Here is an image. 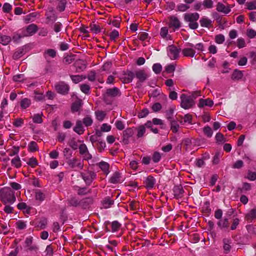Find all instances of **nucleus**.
Here are the masks:
<instances>
[{"mask_svg":"<svg viewBox=\"0 0 256 256\" xmlns=\"http://www.w3.org/2000/svg\"><path fill=\"white\" fill-rule=\"evenodd\" d=\"M198 18L199 14L196 12L186 14L184 17V20L188 22L189 27L192 30L196 29L198 28V24L197 20Z\"/></svg>","mask_w":256,"mask_h":256,"instance_id":"obj_2","label":"nucleus"},{"mask_svg":"<svg viewBox=\"0 0 256 256\" xmlns=\"http://www.w3.org/2000/svg\"><path fill=\"white\" fill-rule=\"evenodd\" d=\"M98 166L106 174H108L109 173V164L108 163L104 162H101L99 163Z\"/></svg>","mask_w":256,"mask_h":256,"instance_id":"obj_25","label":"nucleus"},{"mask_svg":"<svg viewBox=\"0 0 256 256\" xmlns=\"http://www.w3.org/2000/svg\"><path fill=\"white\" fill-rule=\"evenodd\" d=\"M114 204V200H110L109 198H106L102 202V206L104 208H109Z\"/></svg>","mask_w":256,"mask_h":256,"instance_id":"obj_38","label":"nucleus"},{"mask_svg":"<svg viewBox=\"0 0 256 256\" xmlns=\"http://www.w3.org/2000/svg\"><path fill=\"white\" fill-rule=\"evenodd\" d=\"M180 98L181 100L180 106L182 108L185 110L192 108L194 104L193 98L186 94H182Z\"/></svg>","mask_w":256,"mask_h":256,"instance_id":"obj_3","label":"nucleus"},{"mask_svg":"<svg viewBox=\"0 0 256 256\" xmlns=\"http://www.w3.org/2000/svg\"><path fill=\"white\" fill-rule=\"evenodd\" d=\"M180 26V23L177 18L174 16H170V18L169 26L173 28L174 30L178 28Z\"/></svg>","mask_w":256,"mask_h":256,"instance_id":"obj_13","label":"nucleus"},{"mask_svg":"<svg viewBox=\"0 0 256 256\" xmlns=\"http://www.w3.org/2000/svg\"><path fill=\"white\" fill-rule=\"evenodd\" d=\"M23 124L24 120L20 118L16 119L13 122V124L16 127H20Z\"/></svg>","mask_w":256,"mask_h":256,"instance_id":"obj_63","label":"nucleus"},{"mask_svg":"<svg viewBox=\"0 0 256 256\" xmlns=\"http://www.w3.org/2000/svg\"><path fill=\"white\" fill-rule=\"evenodd\" d=\"M233 6V5H228L226 6L221 2H218L216 5V10L219 12L224 13V14H228L230 12L231 8H232Z\"/></svg>","mask_w":256,"mask_h":256,"instance_id":"obj_10","label":"nucleus"},{"mask_svg":"<svg viewBox=\"0 0 256 256\" xmlns=\"http://www.w3.org/2000/svg\"><path fill=\"white\" fill-rule=\"evenodd\" d=\"M136 129L137 130L136 136L138 138L142 137L146 133V127L143 125L138 126Z\"/></svg>","mask_w":256,"mask_h":256,"instance_id":"obj_22","label":"nucleus"},{"mask_svg":"<svg viewBox=\"0 0 256 256\" xmlns=\"http://www.w3.org/2000/svg\"><path fill=\"white\" fill-rule=\"evenodd\" d=\"M80 175L86 184H90L96 177L94 172L86 170L80 173Z\"/></svg>","mask_w":256,"mask_h":256,"instance_id":"obj_7","label":"nucleus"},{"mask_svg":"<svg viewBox=\"0 0 256 256\" xmlns=\"http://www.w3.org/2000/svg\"><path fill=\"white\" fill-rule=\"evenodd\" d=\"M162 108V105L159 102H156L152 106V109L154 112H158Z\"/></svg>","mask_w":256,"mask_h":256,"instance_id":"obj_62","label":"nucleus"},{"mask_svg":"<svg viewBox=\"0 0 256 256\" xmlns=\"http://www.w3.org/2000/svg\"><path fill=\"white\" fill-rule=\"evenodd\" d=\"M182 118L183 120H182L180 122L182 124H184L186 123H188V124H192V116L191 115L186 114Z\"/></svg>","mask_w":256,"mask_h":256,"instance_id":"obj_40","label":"nucleus"},{"mask_svg":"<svg viewBox=\"0 0 256 256\" xmlns=\"http://www.w3.org/2000/svg\"><path fill=\"white\" fill-rule=\"evenodd\" d=\"M74 130L79 135H81L84 132V128L81 120L76 121V126L74 128Z\"/></svg>","mask_w":256,"mask_h":256,"instance_id":"obj_14","label":"nucleus"},{"mask_svg":"<svg viewBox=\"0 0 256 256\" xmlns=\"http://www.w3.org/2000/svg\"><path fill=\"white\" fill-rule=\"evenodd\" d=\"M135 76V74L132 72L128 71L124 74L123 78L124 82V83H130L132 82L134 77Z\"/></svg>","mask_w":256,"mask_h":256,"instance_id":"obj_17","label":"nucleus"},{"mask_svg":"<svg viewBox=\"0 0 256 256\" xmlns=\"http://www.w3.org/2000/svg\"><path fill=\"white\" fill-rule=\"evenodd\" d=\"M214 104V102L210 98L206 99H200L198 104L199 108H202L204 106L212 107Z\"/></svg>","mask_w":256,"mask_h":256,"instance_id":"obj_16","label":"nucleus"},{"mask_svg":"<svg viewBox=\"0 0 256 256\" xmlns=\"http://www.w3.org/2000/svg\"><path fill=\"white\" fill-rule=\"evenodd\" d=\"M12 38L10 36L4 35L0 36V43L2 44L3 45L6 46L10 42Z\"/></svg>","mask_w":256,"mask_h":256,"instance_id":"obj_27","label":"nucleus"},{"mask_svg":"<svg viewBox=\"0 0 256 256\" xmlns=\"http://www.w3.org/2000/svg\"><path fill=\"white\" fill-rule=\"evenodd\" d=\"M225 40V37L222 34H218L215 36L214 41L218 44H222Z\"/></svg>","mask_w":256,"mask_h":256,"instance_id":"obj_37","label":"nucleus"},{"mask_svg":"<svg viewBox=\"0 0 256 256\" xmlns=\"http://www.w3.org/2000/svg\"><path fill=\"white\" fill-rule=\"evenodd\" d=\"M242 76L243 74L242 71L236 70L232 74V80H240L242 78Z\"/></svg>","mask_w":256,"mask_h":256,"instance_id":"obj_32","label":"nucleus"},{"mask_svg":"<svg viewBox=\"0 0 256 256\" xmlns=\"http://www.w3.org/2000/svg\"><path fill=\"white\" fill-rule=\"evenodd\" d=\"M82 105V101L80 100H78L76 102L72 103L71 107L72 111L73 112H78Z\"/></svg>","mask_w":256,"mask_h":256,"instance_id":"obj_20","label":"nucleus"},{"mask_svg":"<svg viewBox=\"0 0 256 256\" xmlns=\"http://www.w3.org/2000/svg\"><path fill=\"white\" fill-rule=\"evenodd\" d=\"M81 91L86 94H90V86L88 84H82L80 86Z\"/></svg>","mask_w":256,"mask_h":256,"instance_id":"obj_45","label":"nucleus"},{"mask_svg":"<svg viewBox=\"0 0 256 256\" xmlns=\"http://www.w3.org/2000/svg\"><path fill=\"white\" fill-rule=\"evenodd\" d=\"M200 24L202 27L210 28L212 26V21L210 19L203 17L200 20Z\"/></svg>","mask_w":256,"mask_h":256,"instance_id":"obj_18","label":"nucleus"},{"mask_svg":"<svg viewBox=\"0 0 256 256\" xmlns=\"http://www.w3.org/2000/svg\"><path fill=\"white\" fill-rule=\"evenodd\" d=\"M54 88L58 93L63 95L68 94L70 90L69 86L64 82L62 81L56 84Z\"/></svg>","mask_w":256,"mask_h":256,"instance_id":"obj_5","label":"nucleus"},{"mask_svg":"<svg viewBox=\"0 0 256 256\" xmlns=\"http://www.w3.org/2000/svg\"><path fill=\"white\" fill-rule=\"evenodd\" d=\"M120 174L118 172H116L110 178V182L112 184H116L120 182Z\"/></svg>","mask_w":256,"mask_h":256,"instance_id":"obj_21","label":"nucleus"},{"mask_svg":"<svg viewBox=\"0 0 256 256\" xmlns=\"http://www.w3.org/2000/svg\"><path fill=\"white\" fill-rule=\"evenodd\" d=\"M203 132L208 138H211L213 134L212 129L208 126H204L203 128Z\"/></svg>","mask_w":256,"mask_h":256,"instance_id":"obj_36","label":"nucleus"},{"mask_svg":"<svg viewBox=\"0 0 256 256\" xmlns=\"http://www.w3.org/2000/svg\"><path fill=\"white\" fill-rule=\"evenodd\" d=\"M90 30L94 34H98L100 32V29L98 25L96 24H92L90 26Z\"/></svg>","mask_w":256,"mask_h":256,"instance_id":"obj_50","label":"nucleus"},{"mask_svg":"<svg viewBox=\"0 0 256 256\" xmlns=\"http://www.w3.org/2000/svg\"><path fill=\"white\" fill-rule=\"evenodd\" d=\"M134 74L135 76L140 82H143L149 77L148 74L144 70H138Z\"/></svg>","mask_w":256,"mask_h":256,"instance_id":"obj_8","label":"nucleus"},{"mask_svg":"<svg viewBox=\"0 0 256 256\" xmlns=\"http://www.w3.org/2000/svg\"><path fill=\"white\" fill-rule=\"evenodd\" d=\"M44 56L46 58H47L48 57L54 58L56 56V52L54 49H48L45 50Z\"/></svg>","mask_w":256,"mask_h":256,"instance_id":"obj_23","label":"nucleus"},{"mask_svg":"<svg viewBox=\"0 0 256 256\" xmlns=\"http://www.w3.org/2000/svg\"><path fill=\"white\" fill-rule=\"evenodd\" d=\"M202 5L204 8H210L213 6V2L211 0H204L202 2Z\"/></svg>","mask_w":256,"mask_h":256,"instance_id":"obj_54","label":"nucleus"},{"mask_svg":"<svg viewBox=\"0 0 256 256\" xmlns=\"http://www.w3.org/2000/svg\"><path fill=\"white\" fill-rule=\"evenodd\" d=\"M161 158V155L158 152H154L153 154L152 160L154 162H158Z\"/></svg>","mask_w":256,"mask_h":256,"instance_id":"obj_57","label":"nucleus"},{"mask_svg":"<svg viewBox=\"0 0 256 256\" xmlns=\"http://www.w3.org/2000/svg\"><path fill=\"white\" fill-rule=\"evenodd\" d=\"M24 78L25 76L24 74H16L13 76V80L18 82H21L23 81Z\"/></svg>","mask_w":256,"mask_h":256,"instance_id":"obj_55","label":"nucleus"},{"mask_svg":"<svg viewBox=\"0 0 256 256\" xmlns=\"http://www.w3.org/2000/svg\"><path fill=\"white\" fill-rule=\"evenodd\" d=\"M37 30V27L35 24H30L26 28V32L28 34L32 35L35 33Z\"/></svg>","mask_w":256,"mask_h":256,"instance_id":"obj_42","label":"nucleus"},{"mask_svg":"<svg viewBox=\"0 0 256 256\" xmlns=\"http://www.w3.org/2000/svg\"><path fill=\"white\" fill-rule=\"evenodd\" d=\"M112 127L108 124H103L100 126L102 131L104 132H108L111 130Z\"/></svg>","mask_w":256,"mask_h":256,"instance_id":"obj_58","label":"nucleus"},{"mask_svg":"<svg viewBox=\"0 0 256 256\" xmlns=\"http://www.w3.org/2000/svg\"><path fill=\"white\" fill-rule=\"evenodd\" d=\"M194 44L191 43H186V47L182 50V53L184 56L192 58L194 56L196 51L194 48Z\"/></svg>","mask_w":256,"mask_h":256,"instance_id":"obj_6","label":"nucleus"},{"mask_svg":"<svg viewBox=\"0 0 256 256\" xmlns=\"http://www.w3.org/2000/svg\"><path fill=\"white\" fill-rule=\"evenodd\" d=\"M45 194L42 192L40 190H38L36 192V200L42 202L45 199Z\"/></svg>","mask_w":256,"mask_h":256,"instance_id":"obj_39","label":"nucleus"},{"mask_svg":"<svg viewBox=\"0 0 256 256\" xmlns=\"http://www.w3.org/2000/svg\"><path fill=\"white\" fill-rule=\"evenodd\" d=\"M247 8L249 10H254L256 9V1L249 2L246 3Z\"/></svg>","mask_w":256,"mask_h":256,"instance_id":"obj_64","label":"nucleus"},{"mask_svg":"<svg viewBox=\"0 0 256 256\" xmlns=\"http://www.w3.org/2000/svg\"><path fill=\"white\" fill-rule=\"evenodd\" d=\"M80 154L82 155L85 154L88 150L86 146L84 144H81L78 146Z\"/></svg>","mask_w":256,"mask_h":256,"instance_id":"obj_56","label":"nucleus"},{"mask_svg":"<svg viewBox=\"0 0 256 256\" xmlns=\"http://www.w3.org/2000/svg\"><path fill=\"white\" fill-rule=\"evenodd\" d=\"M30 100L29 99L25 98L22 100L20 106L22 108L26 109L30 106Z\"/></svg>","mask_w":256,"mask_h":256,"instance_id":"obj_44","label":"nucleus"},{"mask_svg":"<svg viewBox=\"0 0 256 256\" xmlns=\"http://www.w3.org/2000/svg\"><path fill=\"white\" fill-rule=\"evenodd\" d=\"M120 226V224L118 221H114L112 223V232H113L118 231Z\"/></svg>","mask_w":256,"mask_h":256,"instance_id":"obj_48","label":"nucleus"},{"mask_svg":"<svg viewBox=\"0 0 256 256\" xmlns=\"http://www.w3.org/2000/svg\"><path fill=\"white\" fill-rule=\"evenodd\" d=\"M237 46L239 48H242L246 46V42L244 38H238L237 40Z\"/></svg>","mask_w":256,"mask_h":256,"instance_id":"obj_60","label":"nucleus"},{"mask_svg":"<svg viewBox=\"0 0 256 256\" xmlns=\"http://www.w3.org/2000/svg\"><path fill=\"white\" fill-rule=\"evenodd\" d=\"M134 134V130L132 128L126 129L123 132V142L127 144L128 142V138L132 137Z\"/></svg>","mask_w":256,"mask_h":256,"instance_id":"obj_12","label":"nucleus"},{"mask_svg":"<svg viewBox=\"0 0 256 256\" xmlns=\"http://www.w3.org/2000/svg\"><path fill=\"white\" fill-rule=\"evenodd\" d=\"M106 94L107 95L112 97H115L120 95V90L116 88L108 89L106 90Z\"/></svg>","mask_w":256,"mask_h":256,"instance_id":"obj_19","label":"nucleus"},{"mask_svg":"<svg viewBox=\"0 0 256 256\" xmlns=\"http://www.w3.org/2000/svg\"><path fill=\"white\" fill-rule=\"evenodd\" d=\"M96 116L98 120L102 121L105 118L106 112L104 111L98 110L95 112Z\"/></svg>","mask_w":256,"mask_h":256,"instance_id":"obj_43","label":"nucleus"},{"mask_svg":"<svg viewBox=\"0 0 256 256\" xmlns=\"http://www.w3.org/2000/svg\"><path fill=\"white\" fill-rule=\"evenodd\" d=\"M96 72L94 71H90L88 74V78L90 82H94L96 80Z\"/></svg>","mask_w":256,"mask_h":256,"instance_id":"obj_59","label":"nucleus"},{"mask_svg":"<svg viewBox=\"0 0 256 256\" xmlns=\"http://www.w3.org/2000/svg\"><path fill=\"white\" fill-rule=\"evenodd\" d=\"M27 164L32 168H35L38 165V162L35 158L32 157L28 160Z\"/></svg>","mask_w":256,"mask_h":256,"instance_id":"obj_47","label":"nucleus"},{"mask_svg":"<svg viewBox=\"0 0 256 256\" xmlns=\"http://www.w3.org/2000/svg\"><path fill=\"white\" fill-rule=\"evenodd\" d=\"M223 242H224L223 248H224V252L226 254H228L230 252V248H231V246L230 244V240H229L224 239Z\"/></svg>","mask_w":256,"mask_h":256,"instance_id":"obj_33","label":"nucleus"},{"mask_svg":"<svg viewBox=\"0 0 256 256\" xmlns=\"http://www.w3.org/2000/svg\"><path fill=\"white\" fill-rule=\"evenodd\" d=\"M173 192L174 197L178 198L182 196L184 190L181 186H176L174 188Z\"/></svg>","mask_w":256,"mask_h":256,"instance_id":"obj_15","label":"nucleus"},{"mask_svg":"<svg viewBox=\"0 0 256 256\" xmlns=\"http://www.w3.org/2000/svg\"><path fill=\"white\" fill-rule=\"evenodd\" d=\"M48 224V220L46 218H42L39 222L38 226L40 229H44Z\"/></svg>","mask_w":256,"mask_h":256,"instance_id":"obj_52","label":"nucleus"},{"mask_svg":"<svg viewBox=\"0 0 256 256\" xmlns=\"http://www.w3.org/2000/svg\"><path fill=\"white\" fill-rule=\"evenodd\" d=\"M42 114H34L32 117V121L34 123L36 124H41L42 122Z\"/></svg>","mask_w":256,"mask_h":256,"instance_id":"obj_41","label":"nucleus"},{"mask_svg":"<svg viewBox=\"0 0 256 256\" xmlns=\"http://www.w3.org/2000/svg\"><path fill=\"white\" fill-rule=\"evenodd\" d=\"M218 225L221 228H228V226H229V222H228V219L225 218L224 220H220L218 222Z\"/></svg>","mask_w":256,"mask_h":256,"instance_id":"obj_31","label":"nucleus"},{"mask_svg":"<svg viewBox=\"0 0 256 256\" xmlns=\"http://www.w3.org/2000/svg\"><path fill=\"white\" fill-rule=\"evenodd\" d=\"M66 163L70 168L75 171L80 170L84 167L83 161L76 158L68 160Z\"/></svg>","mask_w":256,"mask_h":256,"instance_id":"obj_4","label":"nucleus"},{"mask_svg":"<svg viewBox=\"0 0 256 256\" xmlns=\"http://www.w3.org/2000/svg\"><path fill=\"white\" fill-rule=\"evenodd\" d=\"M28 149L29 150L34 152L38 150V146L37 144L34 142H31L28 144Z\"/></svg>","mask_w":256,"mask_h":256,"instance_id":"obj_49","label":"nucleus"},{"mask_svg":"<svg viewBox=\"0 0 256 256\" xmlns=\"http://www.w3.org/2000/svg\"><path fill=\"white\" fill-rule=\"evenodd\" d=\"M216 140L217 142L220 143H223L226 141L223 134L220 132L216 134Z\"/></svg>","mask_w":256,"mask_h":256,"instance_id":"obj_53","label":"nucleus"},{"mask_svg":"<svg viewBox=\"0 0 256 256\" xmlns=\"http://www.w3.org/2000/svg\"><path fill=\"white\" fill-rule=\"evenodd\" d=\"M19 210H25L24 212L29 214L30 210V208L26 205L24 202H20L17 205Z\"/></svg>","mask_w":256,"mask_h":256,"instance_id":"obj_29","label":"nucleus"},{"mask_svg":"<svg viewBox=\"0 0 256 256\" xmlns=\"http://www.w3.org/2000/svg\"><path fill=\"white\" fill-rule=\"evenodd\" d=\"M12 8V6L8 3H5L2 6V10L4 12H9Z\"/></svg>","mask_w":256,"mask_h":256,"instance_id":"obj_61","label":"nucleus"},{"mask_svg":"<svg viewBox=\"0 0 256 256\" xmlns=\"http://www.w3.org/2000/svg\"><path fill=\"white\" fill-rule=\"evenodd\" d=\"M156 182V179L152 176H148L144 181V184L147 189L150 190L154 187Z\"/></svg>","mask_w":256,"mask_h":256,"instance_id":"obj_11","label":"nucleus"},{"mask_svg":"<svg viewBox=\"0 0 256 256\" xmlns=\"http://www.w3.org/2000/svg\"><path fill=\"white\" fill-rule=\"evenodd\" d=\"M66 0H60L58 2L57 6V10L60 12H63L64 10L66 4H67Z\"/></svg>","mask_w":256,"mask_h":256,"instance_id":"obj_28","label":"nucleus"},{"mask_svg":"<svg viewBox=\"0 0 256 256\" xmlns=\"http://www.w3.org/2000/svg\"><path fill=\"white\" fill-rule=\"evenodd\" d=\"M70 78L72 80V81L75 83L77 84L79 82L82 81L83 80H84L86 78V76H80V75H71Z\"/></svg>","mask_w":256,"mask_h":256,"instance_id":"obj_26","label":"nucleus"},{"mask_svg":"<svg viewBox=\"0 0 256 256\" xmlns=\"http://www.w3.org/2000/svg\"><path fill=\"white\" fill-rule=\"evenodd\" d=\"M162 70V66L160 64H154L152 66V70L156 74H160Z\"/></svg>","mask_w":256,"mask_h":256,"instance_id":"obj_51","label":"nucleus"},{"mask_svg":"<svg viewBox=\"0 0 256 256\" xmlns=\"http://www.w3.org/2000/svg\"><path fill=\"white\" fill-rule=\"evenodd\" d=\"M246 218L248 220H252L256 218V209L251 210L246 214Z\"/></svg>","mask_w":256,"mask_h":256,"instance_id":"obj_34","label":"nucleus"},{"mask_svg":"<svg viewBox=\"0 0 256 256\" xmlns=\"http://www.w3.org/2000/svg\"><path fill=\"white\" fill-rule=\"evenodd\" d=\"M160 35L162 38L168 40L169 38L168 28L167 27L162 28L160 31Z\"/></svg>","mask_w":256,"mask_h":256,"instance_id":"obj_35","label":"nucleus"},{"mask_svg":"<svg viewBox=\"0 0 256 256\" xmlns=\"http://www.w3.org/2000/svg\"><path fill=\"white\" fill-rule=\"evenodd\" d=\"M12 165L16 168H19L22 166L20 158L16 156L11 160Z\"/></svg>","mask_w":256,"mask_h":256,"instance_id":"obj_24","label":"nucleus"},{"mask_svg":"<svg viewBox=\"0 0 256 256\" xmlns=\"http://www.w3.org/2000/svg\"><path fill=\"white\" fill-rule=\"evenodd\" d=\"M0 198L5 204H12L16 200L14 192L8 187L4 188L0 190Z\"/></svg>","mask_w":256,"mask_h":256,"instance_id":"obj_1","label":"nucleus"},{"mask_svg":"<svg viewBox=\"0 0 256 256\" xmlns=\"http://www.w3.org/2000/svg\"><path fill=\"white\" fill-rule=\"evenodd\" d=\"M82 122L86 126H89L92 124L93 120L90 116H86L83 118Z\"/></svg>","mask_w":256,"mask_h":256,"instance_id":"obj_46","label":"nucleus"},{"mask_svg":"<svg viewBox=\"0 0 256 256\" xmlns=\"http://www.w3.org/2000/svg\"><path fill=\"white\" fill-rule=\"evenodd\" d=\"M170 128L173 132H176L179 128V124L176 120H172L170 121Z\"/></svg>","mask_w":256,"mask_h":256,"instance_id":"obj_30","label":"nucleus"},{"mask_svg":"<svg viewBox=\"0 0 256 256\" xmlns=\"http://www.w3.org/2000/svg\"><path fill=\"white\" fill-rule=\"evenodd\" d=\"M168 54L172 60L177 58L179 54V50L176 47L170 46L168 48Z\"/></svg>","mask_w":256,"mask_h":256,"instance_id":"obj_9","label":"nucleus"}]
</instances>
